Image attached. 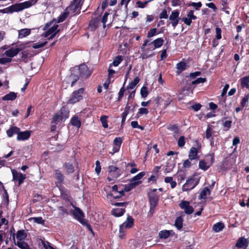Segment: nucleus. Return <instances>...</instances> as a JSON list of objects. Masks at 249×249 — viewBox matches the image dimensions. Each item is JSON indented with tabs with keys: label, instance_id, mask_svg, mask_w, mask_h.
I'll return each instance as SVG.
<instances>
[{
	"label": "nucleus",
	"instance_id": "f257e3e1",
	"mask_svg": "<svg viewBox=\"0 0 249 249\" xmlns=\"http://www.w3.org/2000/svg\"><path fill=\"white\" fill-rule=\"evenodd\" d=\"M36 2V0H29L23 2L12 5L7 8L0 10V13H12L15 12H18L25 8L30 7Z\"/></svg>",
	"mask_w": 249,
	"mask_h": 249
},
{
	"label": "nucleus",
	"instance_id": "f03ea898",
	"mask_svg": "<svg viewBox=\"0 0 249 249\" xmlns=\"http://www.w3.org/2000/svg\"><path fill=\"white\" fill-rule=\"evenodd\" d=\"M58 25L55 23L53 24V22L48 23L46 24L44 28V30H48L44 33V37H49V39H51L54 37L55 35L59 32V30L57 29Z\"/></svg>",
	"mask_w": 249,
	"mask_h": 249
},
{
	"label": "nucleus",
	"instance_id": "7ed1b4c3",
	"mask_svg": "<svg viewBox=\"0 0 249 249\" xmlns=\"http://www.w3.org/2000/svg\"><path fill=\"white\" fill-rule=\"evenodd\" d=\"M72 214L74 218L77 219L81 224L86 226L88 229L92 231V229L90 225L88 223V221L84 219V213L79 208L75 207L74 209L72 211Z\"/></svg>",
	"mask_w": 249,
	"mask_h": 249
},
{
	"label": "nucleus",
	"instance_id": "20e7f679",
	"mask_svg": "<svg viewBox=\"0 0 249 249\" xmlns=\"http://www.w3.org/2000/svg\"><path fill=\"white\" fill-rule=\"evenodd\" d=\"M68 117L69 112L64 107H63L60 109L59 112L55 114L53 118L52 123L58 124L64 122Z\"/></svg>",
	"mask_w": 249,
	"mask_h": 249
},
{
	"label": "nucleus",
	"instance_id": "39448f33",
	"mask_svg": "<svg viewBox=\"0 0 249 249\" xmlns=\"http://www.w3.org/2000/svg\"><path fill=\"white\" fill-rule=\"evenodd\" d=\"M127 204V202H117L112 204L118 208L113 209L111 211L112 214L116 217L122 216L125 212V208Z\"/></svg>",
	"mask_w": 249,
	"mask_h": 249
},
{
	"label": "nucleus",
	"instance_id": "423d86ee",
	"mask_svg": "<svg viewBox=\"0 0 249 249\" xmlns=\"http://www.w3.org/2000/svg\"><path fill=\"white\" fill-rule=\"evenodd\" d=\"M84 92V89L81 88L77 90H76L72 93L70 98L68 101L67 103L70 104H73L77 102H79L83 98V94Z\"/></svg>",
	"mask_w": 249,
	"mask_h": 249
},
{
	"label": "nucleus",
	"instance_id": "0eeeda50",
	"mask_svg": "<svg viewBox=\"0 0 249 249\" xmlns=\"http://www.w3.org/2000/svg\"><path fill=\"white\" fill-rule=\"evenodd\" d=\"M198 182L199 180L197 178H190L187 179L185 183L182 186V191L187 192L191 190L197 185Z\"/></svg>",
	"mask_w": 249,
	"mask_h": 249
},
{
	"label": "nucleus",
	"instance_id": "6e6552de",
	"mask_svg": "<svg viewBox=\"0 0 249 249\" xmlns=\"http://www.w3.org/2000/svg\"><path fill=\"white\" fill-rule=\"evenodd\" d=\"M149 41L146 40L144 41V43L142 46L141 49L142 53H141L140 58L142 59H146L149 57H151L153 54H149L150 50L153 48L152 47H149V48H145L147 45L150 46V44L148 43Z\"/></svg>",
	"mask_w": 249,
	"mask_h": 249
},
{
	"label": "nucleus",
	"instance_id": "1a4fd4ad",
	"mask_svg": "<svg viewBox=\"0 0 249 249\" xmlns=\"http://www.w3.org/2000/svg\"><path fill=\"white\" fill-rule=\"evenodd\" d=\"M214 126L208 125L205 133V137L209 140L212 143L213 142V137L215 136V132L213 130Z\"/></svg>",
	"mask_w": 249,
	"mask_h": 249
},
{
	"label": "nucleus",
	"instance_id": "9d476101",
	"mask_svg": "<svg viewBox=\"0 0 249 249\" xmlns=\"http://www.w3.org/2000/svg\"><path fill=\"white\" fill-rule=\"evenodd\" d=\"M179 12L178 11L174 10L172 12L169 16V19L171 21V23L174 28H175L178 23L179 20Z\"/></svg>",
	"mask_w": 249,
	"mask_h": 249
},
{
	"label": "nucleus",
	"instance_id": "9b49d317",
	"mask_svg": "<svg viewBox=\"0 0 249 249\" xmlns=\"http://www.w3.org/2000/svg\"><path fill=\"white\" fill-rule=\"evenodd\" d=\"M179 207L184 210L185 213L190 214L194 211L193 208L190 205V202L187 201L183 200L179 203Z\"/></svg>",
	"mask_w": 249,
	"mask_h": 249
},
{
	"label": "nucleus",
	"instance_id": "f8f14e48",
	"mask_svg": "<svg viewBox=\"0 0 249 249\" xmlns=\"http://www.w3.org/2000/svg\"><path fill=\"white\" fill-rule=\"evenodd\" d=\"M12 173L13 175V178L14 180L18 181L19 186L26 178L25 175L22 174L21 173L18 172L15 170H12Z\"/></svg>",
	"mask_w": 249,
	"mask_h": 249
},
{
	"label": "nucleus",
	"instance_id": "ddd939ff",
	"mask_svg": "<svg viewBox=\"0 0 249 249\" xmlns=\"http://www.w3.org/2000/svg\"><path fill=\"white\" fill-rule=\"evenodd\" d=\"M78 70L80 75L82 77L87 78L89 76L91 73V71L89 70L88 67L85 64L80 65Z\"/></svg>",
	"mask_w": 249,
	"mask_h": 249
},
{
	"label": "nucleus",
	"instance_id": "4468645a",
	"mask_svg": "<svg viewBox=\"0 0 249 249\" xmlns=\"http://www.w3.org/2000/svg\"><path fill=\"white\" fill-rule=\"evenodd\" d=\"M149 201L150 203V213L152 214L158 203V196L154 194L150 195L149 196Z\"/></svg>",
	"mask_w": 249,
	"mask_h": 249
},
{
	"label": "nucleus",
	"instance_id": "2eb2a0df",
	"mask_svg": "<svg viewBox=\"0 0 249 249\" xmlns=\"http://www.w3.org/2000/svg\"><path fill=\"white\" fill-rule=\"evenodd\" d=\"M83 2V0H73L72 3L66 9L67 10H73L74 12L80 8Z\"/></svg>",
	"mask_w": 249,
	"mask_h": 249
},
{
	"label": "nucleus",
	"instance_id": "dca6fc26",
	"mask_svg": "<svg viewBox=\"0 0 249 249\" xmlns=\"http://www.w3.org/2000/svg\"><path fill=\"white\" fill-rule=\"evenodd\" d=\"M31 131L26 130L23 132L19 131L18 135L17 136V140L18 141H25L29 138L31 136Z\"/></svg>",
	"mask_w": 249,
	"mask_h": 249
},
{
	"label": "nucleus",
	"instance_id": "f3484780",
	"mask_svg": "<svg viewBox=\"0 0 249 249\" xmlns=\"http://www.w3.org/2000/svg\"><path fill=\"white\" fill-rule=\"evenodd\" d=\"M20 50L18 48H12L7 50L5 53L4 54L9 58H12L17 55L19 52Z\"/></svg>",
	"mask_w": 249,
	"mask_h": 249
},
{
	"label": "nucleus",
	"instance_id": "a211bd4d",
	"mask_svg": "<svg viewBox=\"0 0 249 249\" xmlns=\"http://www.w3.org/2000/svg\"><path fill=\"white\" fill-rule=\"evenodd\" d=\"M189 158L190 160H197L199 159L198 156V150L196 147H192L189 153Z\"/></svg>",
	"mask_w": 249,
	"mask_h": 249
},
{
	"label": "nucleus",
	"instance_id": "6ab92c4d",
	"mask_svg": "<svg viewBox=\"0 0 249 249\" xmlns=\"http://www.w3.org/2000/svg\"><path fill=\"white\" fill-rule=\"evenodd\" d=\"M13 238L15 244L18 246L21 249H30L29 246L28 244L23 241H19L16 242L15 240V235L14 233L13 234Z\"/></svg>",
	"mask_w": 249,
	"mask_h": 249
},
{
	"label": "nucleus",
	"instance_id": "aec40b11",
	"mask_svg": "<svg viewBox=\"0 0 249 249\" xmlns=\"http://www.w3.org/2000/svg\"><path fill=\"white\" fill-rule=\"evenodd\" d=\"M248 246V242L246 238L244 237H241L240 238L236 244V247L242 249H246Z\"/></svg>",
	"mask_w": 249,
	"mask_h": 249
},
{
	"label": "nucleus",
	"instance_id": "412c9836",
	"mask_svg": "<svg viewBox=\"0 0 249 249\" xmlns=\"http://www.w3.org/2000/svg\"><path fill=\"white\" fill-rule=\"evenodd\" d=\"M38 242L39 246L40 247L42 246L45 249H55L51 243L46 241L44 239H40Z\"/></svg>",
	"mask_w": 249,
	"mask_h": 249
},
{
	"label": "nucleus",
	"instance_id": "4be33fe9",
	"mask_svg": "<svg viewBox=\"0 0 249 249\" xmlns=\"http://www.w3.org/2000/svg\"><path fill=\"white\" fill-rule=\"evenodd\" d=\"M164 42V40L162 38H158L155 40H154L152 42L150 43L149 44H153L154 45V47L152 48L150 51H153L156 48H158L160 47Z\"/></svg>",
	"mask_w": 249,
	"mask_h": 249
},
{
	"label": "nucleus",
	"instance_id": "5701e85b",
	"mask_svg": "<svg viewBox=\"0 0 249 249\" xmlns=\"http://www.w3.org/2000/svg\"><path fill=\"white\" fill-rule=\"evenodd\" d=\"M173 233L174 231L172 230H162L159 232V236L160 238L166 239L170 234Z\"/></svg>",
	"mask_w": 249,
	"mask_h": 249
},
{
	"label": "nucleus",
	"instance_id": "b1692460",
	"mask_svg": "<svg viewBox=\"0 0 249 249\" xmlns=\"http://www.w3.org/2000/svg\"><path fill=\"white\" fill-rule=\"evenodd\" d=\"M134 224V220L131 216H128L127 219L121 225L123 226L125 228H130Z\"/></svg>",
	"mask_w": 249,
	"mask_h": 249
},
{
	"label": "nucleus",
	"instance_id": "393cba45",
	"mask_svg": "<svg viewBox=\"0 0 249 249\" xmlns=\"http://www.w3.org/2000/svg\"><path fill=\"white\" fill-rule=\"evenodd\" d=\"M17 97V93L14 92H10L9 93L2 97V100L3 101H13Z\"/></svg>",
	"mask_w": 249,
	"mask_h": 249
},
{
	"label": "nucleus",
	"instance_id": "a878e982",
	"mask_svg": "<svg viewBox=\"0 0 249 249\" xmlns=\"http://www.w3.org/2000/svg\"><path fill=\"white\" fill-rule=\"evenodd\" d=\"M19 130L20 129L19 128L13 126L10 127L8 130H7L6 133L9 137H11L15 134L18 135Z\"/></svg>",
	"mask_w": 249,
	"mask_h": 249
},
{
	"label": "nucleus",
	"instance_id": "bb28decb",
	"mask_svg": "<svg viewBox=\"0 0 249 249\" xmlns=\"http://www.w3.org/2000/svg\"><path fill=\"white\" fill-rule=\"evenodd\" d=\"M27 237V234L24 230L18 231L16 233L17 241H23Z\"/></svg>",
	"mask_w": 249,
	"mask_h": 249
},
{
	"label": "nucleus",
	"instance_id": "cd10ccee",
	"mask_svg": "<svg viewBox=\"0 0 249 249\" xmlns=\"http://www.w3.org/2000/svg\"><path fill=\"white\" fill-rule=\"evenodd\" d=\"M31 33V30L29 29H22L18 31V38H23Z\"/></svg>",
	"mask_w": 249,
	"mask_h": 249
},
{
	"label": "nucleus",
	"instance_id": "c85d7f7f",
	"mask_svg": "<svg viewBox=\"0 0 249 249\" xmlns=\"http://www.w3.org/2000/svg\"><path fill=\"white\" fill-rule=\"evenodd\" d=\"M224 228V224L222 222H217L213 226V230L215 232H218L222 231Z\"/></svg>",
	"mask_w": 249,
	"mask_h": 249
},
{
	"label": "nucleus",
	"instance_id": "c756f323",
	"mask_svg": "<svg viewBox=\"0 0 249 249\" xmlns=\"http://www.w3.org/2000/svg\"><path fill=\"white\" fill-rule=\"evenodd\" d=\"M210 190L208 187H205L201 192L199 198L200 199H205L210 195Z\"/></svg>",
	"mask_w": 249,
	"mask_h": 249
},
{
	"label": "nucleus",
	"instance_id": "7c9ffc66",
	"mask_svg": "<svg viewBox=\"0 0 249 249\" xmlns=\"http://www.w3.org/2000/svg\"><path fill=\"white\" fill-rule=\"evenodd\" d=\"M183 221V220L181 216H178L176 218L174 225L178 230H181L182 228Z\"/></svg>",
	"mask_w": 249,
	"mask_h": 249
},
{
	"label": "nucleus",
	"instance_id": "2f4dec72",
	"mask_svg": "<svg viewBox=\"0 0 249 249\" xmlns=\"http://www.w3.org/2000/svg\"><path fill=\"white\" fill-rule=\"evenodd\" d=\"M176 68L177 69V72L179 74L182 71H184L186 68V64L184 62H180L178 63L176 65Z\"/></svg>",
	"mask_w": 249,
	"mask_h": 249
},
{
	"label": "nucleus",
	"instance_id": "473e14b6",
	"mask_svg": "<svg viewBox=\"0 0 249 249\" xmlns=\"http://www.w3.org/2000/svg\"><path fill=\"white\" fill-rule=\"evenodd\" d=\"M139 184L140 182H131L130 184L125 185L124 190L125 192H129Z\"/></svg>",
	"mask_w": 249,
	"mask_h": 249
},
{
	"label": "nucleus",
	"instance_id": "72a5a7b5",
	"mask_svg": "<svg viewBox=\"0 0 249 249\" xmlns=\"http://www.w3.org/2000/svg\"><path fill=\"white\" fill-rule=\"evenodd\" d=\"M145 175V172H142L135 176H134L131 179V182H140V184L141 183L140 180L142 178V177Z\"/></svg>",
	"mask_w": 249,
	"mask_h": 249
},
{
	"label": "nucleus",
	"instance_id": "f704fd0d",
	"mask_svg": "<svg viewBox=\"0 0 249 249\" xmlns=\"http://www.w3.org/2000/svg\"><path fill=\"white\" fill-rule=\"evenodd\" d=\"M140 81L138 77H136L132 81H131L127 87L128 89H133L135 88V86L138 84Z\"/></svg>",
	"mask_w": 249,
	"mask_h": 249
},
{
	"label": "nucleus",
	"instance_id": "c9c22d12",
	"mask_svg": "<svg viewBox=\"0 0 249 249\" xmlns=\"http://www.w3.org/2000/svg\"><path fill=\"white\" fill-rule=\"evenodd\" d=\"M71 124L79 128L81 126V122L78 117H73L71 120Z\"/></svg>",
	"mask_w": 249,
	"mask_h": 249
},
{
	"label": "nucleus",
	"instance_id": "e433bc0d",
	"mask_svg": "<svg viewBox=\"0 0 249 249\" xmlns=\"http://www.w3.org/2000/svg\"><path fill=\"white\" fill-rule=\"evenodd\" d=\"M66 172L68 174H71L73 172L74 167L73 165L70 163H66L63 165Z\"/></svg>",
	"mask_w": 249,
	"mask_h": 249
},
{
	"label": "nucleus",
	"instance_id": "4c0bfd02",
	"mask_svg": "<svg viewBox=\"0 0 249 249\" xmlns=\"http://www.w3.org/2000/svg\"><path fill=\"white\" fill-rule=\"evenodd\" d=\"M121 174V172L120 170H118L117 171L112 173L110 174L108 178L107 179L108 181H111L114 178H118Z\"/></svg>",
	"mask_w": 249,
	"mask_h": 249
},
{
	"label": "nucleus",
	"instance_id": "58836bf2",
	"mask_svg": "<svg viewBox=\"0 0 249 249\" xmlns=\"http://www.w3.org/2000/svg\"><path fill=\"white\" fill-rule=\"evenodd\" d=\"M164 181L166 183H169L171 185V187L173 189L176 187L177 182L173 180V178L170 177H166L164 178Z\"/></svg>",
	"mask_w": 249,
	"mask_h": 249
},
{
	"label": "nucleus",
	"instance_id": "ea45409f",
	"mask_svg": "<svg viewBox=\"0 0 249 249\" xmlns=\"http://www.w3.org/2000/svg\"><path fill=\"white\" fill-rule=\"evenodd\" d=\"M210 166L204 160H201L199 162V167L204 171L207 170Z\"/></svg>",
	"mask_w": 249,
	"mask_h": 249
},
{
	"label": "nucleus",
	"instance_id": "a19ab883",
	"mask_svg": "<svg viewBox=\"0 0 249 249\" xmlns=\"http://www.w3.org/2000/svg\"><path fill=\"white\" fill-rule=\"evenodd\" d=\"M241 84L243 87L249 88V76L244 77L241 79Z\"/></svg>",
	"mask_w": 249,
	"mask_h": 249
},
{
	"label": "nucleus",
	"instance_id": "79ce46f5",
	"mask_svg": "<svg viewBox=\"0 0 249 249\" xmlns=\"http://www.w3.org/2000/svg\"><path fill=\"white\" fill-rule=\"evenodd\" d=\"M55 178L60 182L63 181L64 177L61 172L58 170H55L54 172Z\"/></svg>",
	"mask_w": 249,
	"mask_h": 249
},
{
	"label": "nucleus",
	"instance_id": "37998d69",
	"mask_svg": "<svg viewBox=\"0 0 249 249\" xmlns=\"http://www.w3.org/2000/svg\"><path fill=\"white\" fill-rule=\"evenodd\" d=\"M249 94L245 95L244 97L242 98L241 101V106L242 108L245 107L249 102Z\"/></svg>",
	"mask_w": 249,
	"mask_h": 249
},
{
	"label": "nucleus",
	"instance_id": "c03bdc74",
	"mask_svg": "<svg viewBox=\"0 0 249 249\" xmlns=\"http://www.w3.org/2000/svg\"><path fill=\"white\" fill-rule=\"evenodd\" d=\"M123 58L121 56H118L115 57V58L114 59L112 63L110 64L111 65H112L114 66H118L120 63L122 61Z\"/></svg>",
	"mask_w": 249,
	"mask_h": 249
},
{
	"label": "nucleus",
	"instance_id": "a18cd8bd",
	"mask_svg": "<svg viewBox=\"0 0 249 249\" xmlns=\"http://www.w3.org/2000/svg\"><path fill=\"white\" fill-rule=\"evenodd\" d=\"M126 228H125L123 226L120 225L119 227V237L120 238H123L125 234L126 231Z\"/></svg>",
	"mask_w": 249,
	"mask_h": 249
},
{
	"label": "nucleus",
	"instance_id": "49530a36",
	"mask_svg": "<svg viewBox=\"0 0 249 249\" xmlns=\"http://www.w3.org/2000/svg\"><path fill=\"white\" fill-rule=\"evenodd\" d=\"M177 177L178 180L180 181L183 180L186 177V174L184 171L180 170L178 171L177 173Z\"/></svg>",
	"mask_w": 249,
	"mask_h": 249
},
{
	"label": "nucleus",
	"instance_id": "de8ad7c7",
	"mask_svg": "<svg viewBox=\"0 0 249 249\" xmlns=\"http://www.w3.org/2000/svg\"><path fill=\"white\" fill-rule=\"evenodd\" d=\"M158 34V33L157 32V29L156 28H152L148 32L147 36L150 38Z\"/></svg>",
	"mask_w": 249,
	"mask_h": 249
},
{
	"label": "nucleus",
	"instance_id": "09e8293b",
	"mask_svg": "<svg viewBox=\"0 0 249 249\" xmlns=\"http://www.w3.org/2000/svg\"><path fill=\"white\" fill-rule=\"evenodd\" d=\"M148 94V89L146 87L143 86L141 89V95L142 97L145 98Z\"/></svg>",
	"mask_w": 249,
	"mask_h": 249
},
{
	"label": "nucleus",
	"instance_id": "8fccbe9b",
	"mask_svg": "<svg viewBox=\"0 0 249 249\" xmlns=\"http://www.w3.org/2000/svg\"><path fill=\"white\" fill-rule=\"evenodd\" d=\"M107 116H102L100 117V121L102 123V126L104 128H107L108 127V124L107 123Z\"/></svg>",
	"mask_w": 249,
	"mask_h": 249
},
{
	"label": "nucleus",
	"instance_id": "3c124183",
	"mask_svg": "<svg viewBox=\"0 0 249 249\" xmlns=\"http://www.w3.org/2000/svg\"><path fill=\"white\" fill-rule=\"evenodd\" d=\"M47 42L46 41L42 43L37 42V43H34L32 47L34 49L40 48L41 47H44L47 44Z\"/></svg>",
	"mask_w": 249,
	"mask_h": 249
},
{
	"label": "nucleus",
	"instance_id": "603ef678",
	"mask_svg": "<svg viewBox=\"0 0 249 249\" xmlns=\"http://www.w3.org/2000/svg\"><path fill=\"white\" fill-rule=\"evenodd\" d=\"M148 110L147 108L144 107H141L139 108L137 115H146L148 114Z\"/></svg>",
	"mask_w": 249,
	"mask_h": 249
},
{
	"label": "nucleus",
	"instance_id": "864d4df0",
	"mask_svg": "<svg viewBox=\"0 0 249 249\" xmlns=\"http://www.w3.org/2000/svg\"><path fill=\"white\" fill-rule=\"evenodd\" d=\"M189 6H192L196 10H198L199 8L202 6V3L201 2H192L189 4Z\"/></svg>",
	"mask_w": 249,
	"mask_h": 249
},
{
	"label": "nucleus",
	"instance_id": "5fc2aeb1",
	"mask_svg": "<svg viewBox=\"0 0 249 249\" xmlns=\"http://www.w3.org/2000/svg\"><path fill=\"white\" fill-rule=\"evenodd\" d=\"M206 81L205 78H203L201 77L198 78L196 80L193 81L192 82V85H197L200 83H203Z\"/></svg>",
	"mask_w": 249,
	"mask_h": 249
},
{
	"label": "nucleus",
	"instance_id": "6e6d98bb",
	"mask_svg": "<svg viewBox=\"0 0 249 249\" xmlns=\"http://www.w3.org/2000/svg\"><path fill=\"white\" fill-rule=\"evenodd\" d=\"M131 125L134 128H139L140 129H141V130H143L144 129V127L142 126L139 125L138 122H137V121L131 122Z\"/></svg>",
	"mask_w": 249,
	"mask_h": 249
},
{
	"label": "nucleus",
	"instance_id": "4d7b16f0",
	"mask_svg": "<svg viewBox=\"0 0 249 249\" xmlns=\"http://www.w3.org/2000/svg\"><path fill=\"white\" fill-rule=\"evenodd\" d=\"M109 15V13H107V12H105L102 18V22L103 24V27L104 28H105L106 27V23L107 21V18H108V16Z\"/></svg>",
	"mask_w": 249,
	"mask_h": 249
},
{
	"label": "nucleus",
	"instance_id": "13d9d810",
	"mask_svg": "<svg viewBox=\"0 0 249 249\" xmlns=\"http://www.w3.org/2000/svg\"><path fill=\"white\" fill-rule=\"evenodd\" d=\"M122 142L123 140L121 138L117 137L114 140L113 143L114 145L121 147Z\"/></svg>",
	"mask_w": 249,
	"mask_h": 249
},
{
	"label": "nucleus",
	"instance_id": "bf43d9fd",
	"mask_svg": "<svg viewBox=\"0 0 249 249\" xmlns=\"http://www.w3.org/2000/svg\"><path fill=\"white\" fill-rule=\"evenodd\" d=\"M32 219L34 222L38 224H44V220L41 217H33Z\"/></svg>",
	"mask_w": 249,
	"mask_h": 249
},
{
	"label": "nucleus",
	"instance_id": "052dcab7",
	"mask_svg": "<svg viewBox=\"0 0 249 249\" xmlns=\"http://www.w3.org/2000/svg\"><path fill=\"white\" fill-rule=\"evenodd\" d=\"M12 59L8 57H2L0 58V64H5L11 61Z\"/></svg>",
	"mask_w": 249,
	"mask_h": 249
},
{
	"label": "nucleus",
	"instance_id": "680f3d73",
	"mask_svg": "<svg viewBox=\"0 0 249 249\" xmlns=\"http://www.w3.org/2000/svg\"><path fill=\"white\" fill-rule=\"evenodd\" d=\"M168 129L173 131L175 133H178L179 132V129L176 125H171L168 127Z\"/></svg>",
	"mask_w": 249,
	"mask_h": 249
},
{
	"label": "nucleus",
	"instance_id": "e2e57ef3",
	"mask_svg": "<svg viewBox=\"0 0 249 249\" xmlns=\"http://www.w3.org/2000/svg\"><path fill=\"white\" fill-rule=\"evenodd\" d=\"M125 191H124V189H119L118 191V192L116 193L119 194L118 196H114V198L117 199L119 198H120L121 197L123 196L124 195Z\"/></svg>",
	"mask_w": 249,
	"mask_h": 249
},
{
	"label": "nucleus",
	"instance_id": "0e129e2a",
	"mask_svg": "<svg viewBox=\"0 0 249 249\" xmlns=\"http://www.w3.org/2000/svg\"><path fill=\"white\" fill-rule=\"evenodd\" d=\"M178 144L179 147H182L185 144V139L184 136H181L178 139Z\"/></svg>",
	"mask_w": 249,
	"mask_h": 249
},
{
	"label": "nucleus",
	"instance_id": "69168bd1",
	"mask_svg": "<svg viewBox=\"0 0 249 249\" xmlns=\"http://www.w3.org/2000/svg\"><path fill=\"white\" fill-rule=\"evenodd\" d=\"M187 17L190 19L191 20H195L196 19V17L194 15V11L190 10L187 14Z\"/></svg>",
	"mask_w": 249,
	"mask_h": 249
},
{
	"label": "nucleus",
	"instance_id": "338daca9",
	"mask_svg": "<svg viewBox=\"0 0 249 249\" xmlns=\"http://www.w3.org/2000/svg\"><path fill=\"white\" fill-rule=\"evenodd\" d=\"M216 32V38L217 39H220L221 38V30L219 27H216L215 29Z\"/></svg>",
	"mask_w": 249,
	"mask_h": 249
},
{
	"label": "nucleus",
	"instance_id": "774afa93",
	"mask_svg": "<svg viewBox=\"0 0 249 249\" xmlns=\"http://www.w3.org/2000/svg\"><path fill=\"white\" fill-rule=\"evenodd\" d=\"M119 170L120 169L118 168L113 165H110L108 167V172L109 175L112 173L117 171Z\"/></svg>",
	"mask_w": 249,
	"mask_h": 249
}]
</instances>
